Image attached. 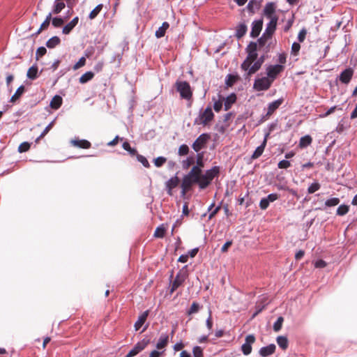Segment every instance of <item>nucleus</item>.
<instances>
[{
  "label": "nucleus",
  "instance_id": "31",
  "mask_svg": "<svg viewBox=\"0 0 357 357\" xmlns=\"http://www.w3.org/2000/svg\"><path fill=\"white\" fill-rule=\"evenodd\" d=\"M26 76L29 79L34 80L38 77V67L36 65L30 67L27 71Z\"/></svg>",
  "mask_w": 357,
  "mask_h": 357
},
{
  "label": "nucleus",
  "instance_id": "36",
  "mask_svg": "<svg viewBox=\"0 0 357 357\" xmlns=\"http://www.w3.org/2000/svg\"><path fill=\"white\" fill-rule=\"evenodd\" d=\"M102 4H98V6H96L94 9H93L91 13H89V18L90 20H93L95 19L98 15L100 13L101 10L102 9Z\"/></svg>",
  "mask_w": 357,
  "mask_h": 357
},
{
  "label": "nucleus",
  "instance_id": "33",
  "mask_svg": "<svg viewBox=\"0 0 357 357\" xmlns=\"http://www.w3.org/2000/svg\"><path fill=\"white\" fill-rule=\"evenodd\" d=\"M196 183L199 184L201 189H204L211 183V181H209L204 174L202 175L201 174L199 175V180L196 182Z\"/></svg>",
  "mask_w": 357,
  "mask_h": 357
},
{
  "label": "nucleus",
  "instance_id": "2",
  "mask_svg": "<svg viewBox=\"0 0 357 357\" xmlns=\"http://www.w3.org/2000/svg\"><path fill=\"white\" fill-rule=\"evenodd\" d=\"M202 174V169L198 166H194L190 172L185 175L182 181L181 188L183 193H185L193 183H196L199 180V175Z\"/></svg>",
  "mask_w": 357,
  "mask_h": 357
},
{
  "label": "nucleus",
  "instance_id": "14",
  "mask_svg": "<svg viewBox=\"0 0 357 357\" xmlns=\"http://www.w3.org/2000/svg\"><path fill=\"white\" fill-rule=\"evenodd\" d=\"M262 26H263V20H255L252 24V30L250 32V36L252 38L257 37L261 31Z\"/></svg>",
  "mask_w": 357,
  "mask_h": 357
},
{
  "label": "nucleus",
  "instance_id": "51",
  "mask_svg": "<svg viewBox=\"0 0 357 357\" xmlns=\"http://www.w3.org/2000/svg\"><path fill=\"white\" fill-rule=\"evenodd\" d=\"M30 149V144L29 142H24L22 143L18 147V151L20 153H24Z\"/></svg>",
  "mask_w": 357,
  "mask_h": 357
},
{
  "label": "nucleus",
  "instance_id": "38",
  "mask_svg": "<svg viewBox=\"0 0 357 357\" xmlns=\"http://www.w3.org/2000/svg\"><path fill=\"white\" fill-rule=\"evenodd\" d=\"M122 147L124 150L127 151L131 155H135L137 153V150L134 148H132L128 142H124L122 144Z\"/></svg>",
  "mask_w": 357,
  "mask_h": 357
},
{
  "label": "nucleus",
  "instance_id": "29",
  "mask_svg": "<svg viewBox=\"0 0 357 357\" xmlns=\"http://www.w3.org/2000/svg\"><path fill=\"white\" fill-rule=\"evenodd\" d=\"M66 6V4L64 2L61 1V0H55L52 13L54 14H59Z\"/></svg>",
  "mask_w": 357,
  "mask_h": 357
},
{
  "label": "nucleus",
  "instance_id": "19",
  "mask_svg": "<svg viewBox=\"0 0 357 357\" xmlns=\"http://www.w3.org/2000/svg\"><path fill=\"white\" fill-rule=\"evenodd\" d=\"M169 342V335L166 333H162L160 336L158 341L156 344L157 349H165Z\"/></svg>",
  "mask_w": 357,
  "mask_h": 357
},
{
  "label": "nucleus",
  "instance_id": "8",
  "mask_svg": "<svg viewBox=\"0 0 357 357\" xmlns=\"http://www.w3.org/2000/svg\"><path fill=\"white\" fill-rule=\"evenodd\" d=\"M209 139L210 135L208 133L200 135L192 145L193 150L198 153L201 149L205 147Z\"/></svg>",
  "mask_w": 357,
  "mask_h": 357
},
{
  "label": "nucleus",
  "instance_id": "52",
  "mask_svg": "<svg viewBox=\"0 0 357 357\" xmlns=\"http://www.w3.org/2000/svg\"><path fill=\"white\" fill-rule=\"evenodd\" d=\"M54 121H52L50 123H49L48 126H46V128L44 129V130L42 132V133L40 134V135L38 137V138L37 139V140L40 139V138H43V137H45L48 132L49 131L52 129V128L53 127V125H54Z\"/></svg>",
  "mask_w": 357,
  "mask_h": 357
},
{
  "label": "nucleus",
  "instance_id": "20",
  "mask_svg": "<svg viewBox=\"0 0 357 357\" xmlns=\"http://www.w3.org/2000/svg\"><path fill=\"white\" fill-rule=\"evenodd\" d=\"M283 102V98L278 99L268 105V112L266 115H271Z\"/></svg>",
  "mask_w": 357,
  "mask_h": 357
},
{
  "label": "nucleus",
  "instance_id": "42",
  "mask_svg": "<svg viewBox=\"0 0 357 357\" xmlns=\"http://www.w3.org/2000/svg\"><path fill=\"white\" fill-rule=\"evenodd\" d=\"M165 228L163 227V225L159 226L156 228L154 236L157 238H162L165 236Z\"/></svg>",
  "mask_w": 357,
  "mask_h": 357
},
{
  "label": "nucleus",
  "instance_id": "49",
  "mask_svg": "<svg viewBox=\"0 0 357 357\" xmlns=\"http://www.w3.org/2000/svg\"><path fill=\"white\" fill-rule=\"evenodd\" d=\"M47 52V50L45 47H40L37 49L36 52V59L38 60L40 57L44 56Z\"/></svg>",
  "mask_w": 357,
  "mask_h": 357
},
{
  "label": "nucleus",
  "instance_id": "50",
  "mask_svg": "<svg viewBox=\"0 0 357 357\" xmlns=\"http://www.w3.org/2000/svg\"><path fill=\"white\" fill-rule=\"evenodd\" d=\"M64 23L61 17H54L52 20V24L54 27H60Z\"/></svg>",
  "mask_w": 357,
  "mask_h": 357
},
{
  "label": "nucleus",
  "instance_id": "24",
  "mask_svg": "<svg viewBox=\"0 0 357 357\" xmlns=\"http://www.w3.org/2000/svg\"><path fill=\"white\" fill-rule=\"evenodd\" d=\"M236 96L234 93H231L226 98H225L224 101V108L225 110H229L231 105L236 102Z\"/></svg>",
  "mask_w": 357,
  "mask_h": 357
},
{
  "label": "nucleus",
  "instance_id": "55",
  "mask_svg": "<svg viewBox=\"0 0 357 357\" xmlns=\"http://www.w3.org/2000/svg\"><path fill=\"white\" fill-rule=\"evenodd\" d=\"M194 163V158L192 157L188 158L183 161V167L184 169L189 168Z\"/></svg>",
  "mask_w": 357,
  "mask_h": 357
},
{
  "label": "nucleus",
  "instance_id": "18",
  "mask_svg": "<svg viewBox=\"0 0 357 357\" xmlns=\"http://www.w3.org/2000/svg\"><path fill=\"white\" fill-rule=\"evenodd\" d=\"M275 345L274 344H271L266 347H261L259 350V354L262 357H266L273 354L275 351Z\"/></svg>",
  "mask_w": 357,
  "mask_h": 357
},
{
  "label": "nucleus",
  "instance_id": "32",
  "mask_svg": "<svg viewBox=\"0 0 357 357\" xmlns=\"http://www.w3.org/2000/svg\"><path fill=\"white\" fill-rule=\"evenodd\" d=\"M312 138L310 135H305L300 139L299 146L301 148H305L311 144Z\"/></svg>",
  "mask_w": 357,
  "mask_h": 357
},
{
  "label": "nucleus",
  "instance_id": "47",
  "mask_svg": "<svg viewBox=\"0 0 357 357\" xmlns=\"http://www.w3.org/2000/svg\"><path fill=\"white\" fill-rule=\"evenodd\" d=\"M136 155H137V160L139 162H141L143 165V166H144L145 167H150L149 161L147 160V159L144 156H143L142 155H139V154H137V153L136 154Z\"/></svg>",
  "mask_w": 357,
  "mask_h": 357
},
{
  "label": "nucleus",
  "instance_id": "3",
  "mask_svg": "<svg viewBox=\"0 0 357 357\" xmlns=\"http://www.w3.org/2000/svg\"><path fill=\"white\" fill-rule=\"evenodd\" d=\"M214 119V114L211 107H207L205 109H201L199 115L194 121L195 125H202L207 126Z\"/></svg>",
  "mask_w": 357,
  "mask_h": 357
},
{
  "label": "nucleus",
  "instance_id": "61",
  "mask_svg": "<svg viewBox=\"0 0 357 357\" xmlns=\"http://www.w3.org/2000/svg\"><path fill=\"white\" fill-rule=\"evenodd\" d=\"M279 198V195L276 193L269 194L266 199L268 201V203L273 202Z\"/></svg>",
  "mask_w": 357,
  "mask_h": 357
},
{
  "label": "nucleus",
  "instance_id": "34",
  "mask_svg": "<svg viewBox=\"0 0 357 357\" xmlns=\"http://www.w3.org/2000/svg\"><path fill=\"white\" fill-rule=\"evenodd\" d=\"M61 42L58 36H53L46 42V46L48 48H54L57 46Z\"/></svg>",
  "mask_w": 357,
  "mask_h": 357
},
{
  "label": "nucleus",
  "instance_id": "26",
  "mask_svg": "<svg viewBox=\"0 0 357 357\" xmlns=\"http://www.w3.org/2000/svg\"><path fill=\"white\" fill-rule=\"evenodd\" d=\"M169 27V23L167 22H164L162 24V26H160L156 30V31L155 33V37L158 38H160L163 37L166 33V31L168 29Z\"/></svg>",
  "mask_w": 357,
  "mask_h": 357
},
{
  "label": "nucleus",
  "instance_id": "1",
  "mask_svg": "<svg viewBox=\"0 0 357 357\" xmlns=\"http://www.w3.org/2000/svg\"><path fill=\"white\" fill-rule=\"evenodd\" d=\"M246 50L248 52V56L241 63V68L245 72L246 76L248 77V73L250 70V67L252 66V63L255 62L258 57L257 43L251 42L247 47Z\"/></svg>",
  "mask_w": 357,
  "mask_h": 357
},
{
  "label": "nucleus",
  "instance_id": "39",
  "mask_svg": "<svg viewBox=\"0 0 357 357\" xmlns=\"http://www.w3.org/2000/svg\"><path fill=\"white\" fill-rule=\"evenodd\" d=\"M349 206L345 204H342L338 206L337 209V215L342 216L349 212Z\"/></svg>",
  "mask_w": 357,
  "mask_h": 357
},
{
  "label": "nucleus",
  "instance_id": "44",
  "mask_svg": "<svg viewBox=\"0 0 357 357\" xmlns=\"http://www.w3.org/2000/svg\"><path fill=\"white\" fill-rule=\"evenodd\" d=\"M199 308H200L199 305L197 303L194 302L191 305V306L187 313L188 315H191L192 314L197 313L199 310Z\"/></svg>",
  "mask_w": 357,
  "mask_h": 357
},
{
  "label": "nucleus",
  "instance_id": "41",
  "mask_svg": "<svg viewBox=\"0 0 357 357\" xmlns=\"http://www.w3.org/2000/svg\"><path fill=\"white\" fill-rule=\"evenodd\" d=\"M284 321V318L282 317H279L277 321L273 324V330L275 332H278L280 331L282 326V324Z\"/></svg>",
  "mask_w": 357,
  "mask_h": 357
},
{
  "label": "nucleus",
  "instance_id": "30",
  "mask_svg": "<svg viewBox=\"0 0 357 357\" xmlns=\"http://www.w3.org/2000/svg\"><path fill=\"white\" fill-rule=\"evenodd\" d=\"M278 346L283 350H286L288 347V339L285 336H278L276 339Z\"/></svg>",
  "mask_w": 357,
  "mask_h": 357
},
{
  "label": "nucleus",
  "instance_id": "28",
  "mask_svg": "<svg viewBox=\"0 0 357 357\" xmlns=\"http://www.w3.org/2000/svg\"><path fill=\"white\" fill-rule=\"evenodd\" d=\"M62 104V98L60 96L56 95L52 99L50 106L54 109H59Z\"/></svg>",
  "mask_w": 357,
  "mask_h": 357
},
{
  "label": "nucleus",
  "instance_id": "15",
  "mask_svg": "<svg viewBox=\"0 0 357 357\" xmlns=\"http://www.w3.org/2000/svg\"><path fill=\"white\" fill-rule=\"evenodd\" d=\"M275 12V6L274 3L270 2L266 4L264 9V14L267 18L271 20L273 17H278L275 15H274Z\"/></svg>",
  "mask_w": 357,
  "mask_h": 357
},
{
  "label": "nucleus",
  "instance_id": "59",
  "mask_svg": "<svg viewBox=\"0 0 357 357\" xmlns=\"http://www.w3.org/2000/svg\"><path fill=\"white\" fill-rule=\"evenodd\" d=\"M269 204L268 201H267L266 197H264L259 202V207L261 210H266L268 207Z\"/></svg>",
  "mask_w": 357,
  "mask_h": 357
},
{
  "label": "nucleus",
  "instance_id": "25",
  "mask_svg": "<svg viewBox=\"0 0 357 357\" xmlns=\"http://www.w3.org/2000/svg\"><path fill=\"white\" fill-rule=\"evenodd\" d=\"M71 143L73 146L82 149H89L91 146V143L86 139H74Z\"/></svg>",
  "mask_w": 357,
  "mask_h": 357
},
{
  "label": "nucleus",
  "instance_id": "64",
  "mask_svg": "<svg viewBox=\"0 0 357 357\" xmlns=\"http://www.w3.org/2000/svg\"><path fill=\"white\" fill-rule=\"evenodd\" d=\"M305 36H306V31L305 29L301 30L298 35V41L301 43L303 42L305 38Z\"/></svg>",
  "mask_w": 357,
  "mask_h": 357
},
{
  "label": "nucleus",
  "instance_id": "12",
  "mask_svg": "<svg viewBox=\"0 0 357 357\" xmlns=\"http://www.w3.org/2000/svg\"><path fill=\"white\" fill-rule=\"evenodd\" d=\"M269 134H270L269 132L266 133V135L264 136V139L261 144L260 146H259L255 149L254 153H252V155L251 156V158L252 160H255V159L259 158L262 155V153H263V152L264 151V149H265V147L266 146L267 139H268V137L269 136Z\"/></svg>",
  "mask_w": 357,
  "mask_h": 357
},
{
  "label": "nucleus",
  "instance_id": "9",
  "mask_svg": "<svg viewBox=\"0 0 357 357\" xmlns=\"http://www.w3.org/2000/svg\"><path fill=\"white\" fill-rule=\"evenodd\" d=\"M283 65L276 64L271 65L266 68L267 77L273 82L277 76L284 70Z\"/></svg>",
  "mask_w": 357,
  "mask_h": 357
},
{
  "label": "nucleus",
  "instance_id": "62",
  "mask_svg": "<svg viewBox=\"0 0 357 357\" xmlns=\"http://www.w3.org/2000/svg\"><path fill=\"white\" fill-rule=\"evenodd\" d=\"M202 158H203V153H198L196 166L199 167L200 169L204 167V162H203Z\"/></svg>",
  "mask_w": 357,
  "mask_h": 357
},
{
  "label": "nucleus",
  "instance_id": "40",
  "mask_svg": "<svg viewBox=\"0 0 357 357\" xmlns=\"http://www.w3.org/2000/svg\"><path fill=\"white\" fill-rule=\"evenodd\" d=\"M340 202V200L339 198L333 197V198L327 199L325 202V205H326V206H328V207H332V206L338 205Z\"/></svg>",
  "mask_w": 357,
  "mask_h": 357
},
{
  "label": "nucleus",
  "instance_id": "46",
  "mask_svg": "<svg viewBox=\"0 0 357 357\" xmlns=\"http://www.w3.org/2000/svg\"><path fill=\"white\" fill-rule=\"evenodd\" d=\"M167 161V158L163 156L158 157L154 160V165L157 167H162Z\"/></svg>",
  "mask_w": 357,
  "mask_h": 357
},
{
  "label": "nucleus",
  "instance_id": "57",
  "mask_svg": "<svg viewBox=\"0 0 357 357\" xmlns=\"http://www.w3.org/2000/svg\"><path fill=\"white\" fill-rule=\"evenodd\" d=\"M74 28H75V26H73L70 24V22H69L66 26H63L62 33L66 35L69 34Z\"/></svg>",
  "mask_w": 357,
  "mask_h": 357
},
{
  "label": "nucleus",
  "instance_id": "53",
  "mask_svg": "<svg viewBox=\"0 0 357 357\" xmlns=\"http://www.w3.org/2000/svg\"><path fill=\"white\" fill-rule=\"evenodd\" d=\"M85 63H86V59H85V57L82 56L74 65L73 70H77V69L80 68L81 67L84 66L85 65Z\"/></svg>",
  "mask_w": 357,
  "mask_h": 357
},
{
  "label": "nucleus",
  "instance_id": "11",
  "mask_svg": "<svg viewBox=\"0 0 357 357\" xmlns=\"http://www.w3.org/2000/svg\"><path fill=\"white\" fill-rule=\"evenodd\" d=\"M278 17H273L270 20L269 22L267 24L266 28L264 34L267 36L268 38H271L272 35L275 32L276 29L277 22Z\"/></svg>",
  "mask_w": 357,
  "mask_h": 357
},
{
  "label": "nucleus",
  "instance_id": "5",
  "mask_svg": "<svg viewBox=\"0 0 357 357\" xmlns=\"http://www.w3.org/2000/svg\"><path fill=\"white\" fill-rule=\"evenodd\" d=\"M187 278H188L187 271L185 270L184 268L180 270L177 273L174 280H173V282L172 283L171 288H170V293L172 294L180 286H181Z\"/></svg>",
  "mask_w": 357,
  "mask_h": 357
},
{
  "label": "nucleus",
  "instance_id": "48",
  "mask_svg": "<svg viewBox=\"0 0 357 357\" xmlns=\"http://www.w3.org/2000/svg\"><path fill=\"white\" fill-rule=\"evenodd\" d=\"M192 354L194 357H203V349L199 346H195L192 349Z\"/></svg>",
  "mask_w": 357,
  "mask_h": 357
},
{
  "label": "nucleus",
  "instance_id": "21",
  "mask_svg": "<svg viewBox=\"0 0 357 357\" xmlns=\"http://www.w3.org/2000/svg\"><path fill=\"white\" fill-rule=\"evenodd\" d=\"M148 315L149 310H146L139 316L137 321L135 323L134 325L135 331L139 330V328L143 326L148 317Z\"/></svg>",
  "mask_w": 357,
  "mask_h": 357
},
{
  "label": "nucleus",
  "instance_id": "7",
  "mask_svg": "<svg viewBox=\"0 0 357 357\" xmlns=\"http://www.w3.org/2000/svg\"><path fill=\"white\" fill-rule=\"evenodd\" d=\"M150 343V339L144 338L138 342L133 348L128 353L126 357H134L143 351Z\"/></svg>",
  "mask_w": 357,
  "mask_h": 357
},
{
  "label": "nucleus",
  "instance_id": "16",
  "mask_svg": "<svg viewBox=\"0 0 357 357\" xmlns=\"http://www.w3.org/2000/svg\"><path fill=\"white\" fill-rule=\"evenodd\" d=\"M354 70L349 68L343 70L340 75V80L344 84H348L352 78Z\"/></svg>",
  "mask_w": 357,
  "mask_h": 357
},
{
  "label": "nucleus",
  "instance_id": "10",
  "mask_svg": "<svg viewBox=\"0 0 357 357\" xmlns=\"http://www.w3.org/2000/svg\"><path fill=\"white\" fill-rule=\"evenodd\" d=\"M255 340L256 338L252 334L246 336L245 343L241 346V351L244 355L248 356L252 352V344Z\"/></svg>",
  "mask_w": 357,
  "mask_h": 357
},
{
  "label": "nucleus",
  "instance_id": "23",
  "mask_svg": "<svg viewBox=\"0 0 357 357\" xmlns=\"http://www.w3.org/2000/svg\"><path fill=\"white\" fill-rule=\"evenodd\" d=\"M220 173V167L218 166L213 167L211 169L206 170L205 173L206 177L212 181V180L217 176Z\"/></svg>",
  "mask_w": 357,
  "mask_h": 357
},
{
  "label": "nucleus",
  "instance_id": "6",
  "mask_svg": "<svg viewBox=\"0 0 357 357\" xmlns=\"http://www.w3.org/2000/svg\"><path fill=\"white\" fill-rule=\"evenodd\" d=\"M272 83V80L268 77L257 78L255 80L253 88L257 91H266L271 87Z\"/></svg>",
  "mask_w": 357,
  "mask_h": 357
},
{
  "label": "nucleus",
  "instance_id": "56",
  "mask_svg": "<svg viewBox=\"0 0 357 357\" xmlns=\"http://www.w3.org/2000/svg\"><path fill=\"white\" fill-rule=\"evenodd\" d=\"M269 38H268L267 36L263 33V35L257 40V45H259V47L264 46L267 40Z\"/></svg>",
  "mask_w": 357,
  "mask_h": 357
},
{
  "label": "nucleus",
  "instance_id": "4",
  "mask_svg": "<svg viewBox=\"0 0 357 357\" xmlns=\"http://www.w3.org/2000/svg\"><path fill=\"white\" fill-rule=\"evenodd\" d=\"M176 91L180 93L181 98L190 100L192 98V92L190 86L186 81H177L175 83Z\"/></svg>",
  "mask_w": 357,
  "mask_h": 357
},
{
  "label": "nucleus",
  "instance_id": "17",
  "mask_svg": "<svg viewBox=\"0 0 357 357\" xmlns=\"http://www.w3.org/2000/svg\"><path fill=\"white\" fill-rule=\"evenodd\" d=\"M179 183V179L176 176H174L169 178L166 182V189L167 190V193L171 195H172V190L174 188H176Z\"/></svg>",
  "mask_w": 357,
  "mask_h": 357
},
{
  "label": "nucleus",
  "instance_id": "60",
  "mask_svg": "<svg viewBox=\"0 0 357 357\" xmlns=\"http://www.w3.org/2000/svg\"><path fill=\"white\" fill-rule=\"evenodd\" d=\"M267 303L264 305H261L260 303H257L256 305V312L253 314L252 317L257 316L259 313H260L266 305Z\"/></svg>",
  "mask_w": 357,
  "mask_h": 357
},
{
  "label": "nucleus",
  "instance_id": "45",
  "mask_svg": "<svg viewBox=\"0 0 357 357\" xmlns=\"http://www.w3.org/2000/svg\"><path fill=\"white\" fill-rule=\"evenodd\" d=\"M189 152V147L186 144H182L179 146L178 154L179 155H185Z\"/></svg>",
  "mask_w": 357,
  "mask_h": 357
},
{
  "label": "nucleus",
  "instance_id": "37",
  "mask_svg": "<svg viewBox=\"0 0 357 357\" xmlns=\"http://www.w3.org/2000/svg\"><path fill=\"white\" fill-rule=\"evenodd\" d=\"M24 92V86L22 85L17 88L15 93L13 95V96L10 98V102H15L17 99L20 98V97L22 96V94Z\"/></svg>",
  "mask_w": 357,
  "mask_h": 357
},
{
  "label": "nucleus",
  "instance_id": "58",
  "mask_svg": "<svg viewBox=\"0 0 357 357\" xmlns=\"http://www.w3.org/2000/svg\"><path fill=\"white\" fill-rule=\"evenodd\" d=\"M301 49V45L298 43L294 42L291 45V54L297 55Z\"/></svg>",
  "mask_w": 357,
  "mask_h": 357
},
{
  "label": "nucleus",
  "instance_id": "13",
  "mask_svg": "<svg viewBox=\"0 0 357 357\" xmlns=\"http://www.w3.org/2000/svg\"><path fill=\"white\" fill-rule=\"evenodd\" d=\"M265 61V56L262 55L259 58L257 57L255 62L250 67V70L248 73V77L251 76L252 75L257 73L261 67L262 64Z\"/></svg>",
  "mask_w": 357,
  "mask_h": 357
},
{
  "label": "nucleus",
  "instance_id": "63",
  "mask_svg": "<svg viewBox=\"0 0 357 357\" xmlns=\"http://www.w3.org/2000/svg\"><path fill=\"white\" fill-rule=\"evenodd\" d=\"M206 326H207V328H208V329L209 331H211L212 329L213 321H212L211 312V311H209V315H208V319H206Z\"/></svg>",
  "mask_w": 357,
  "mask_h": 357
},
{
  "label": "nucleus",
  "instance_id": "43",
  "mask_svg": "<svg viewBox=\"0 0 357 357\" xmlns=\"http://www.w3.org/2000/svg\"><path fill=\"white\" fill-rule=\"evenodd\" d=\"M321 185L318 182L312 183L307 188V192L309 194H312L316 191L319 190Z\"/></svg>",
  "mask_w": 357,
  "mask_h": 357
},
{
  "label": "nucleus",
  "instance_id": "27",
  "mask_svg": "<svg viewBox=\"0 0 357 357\" xmlns=\"http://www.w3.org/2000/svg\"><path fill=\"white\" fill-rule=\"evenodd\" d=\"M248 28L245 23H241L236 26V37L237 38H242L247 32Z\"/></svg>",
  "mask_w": 357,
  "mask_h": 357
},
{
  "label": "nucleus",
  "instance_id": "22",
  "mask_svg": "<svg viewBox=\"0 0 357 357\" xmlns=\"http://www.w3.org/2000/svg\"><path fill=\"white\" fill-rule=\"evenodd\" d=\"M225 100V98L222 97L220 94H218L217 98L213 97L212 100L213 102V108L215 112H218L220 111L222 107V102Z\"/></svg>",
  "mask_w": 357,
  "mask_h": 357
},
{
  "label": "nucleus",
  "instance_id": "54",
  "mask_svg": "<svg viewBox=\"0 0 357 357\" xmlns=\"http://www.w3.org/2000/svg\"><path fill=\"white\" fill-rule=\"evenodd\" d=\"M291 166V163L289 161L287 160H282L280 161L278 164V167L280 169H287Z\"/></svg>",
  "mask_w": 357,
  "mask_h": 357
},
{
  "label": "nucleus",
  "instance_id": "35",
  "mask_svg": "<svg viewBox=\"0 0 357 357\" xmlns=\"http://www.w3.org/2000/svg\"><path fill=\"white\" fill-rule=\"evenodd\" d=\"M93 77L94 73L91 71H88L79 77V82L81 84H85L87 82L91 80L93 78Z\"/></svg>",
  "mask_w": 357,
  "mask_h": 357
}]
</instances>
